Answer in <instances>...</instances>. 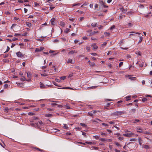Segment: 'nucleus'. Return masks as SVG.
<instances>
[{
    "instance_id": "f257e3e1",
    "label": "nucleus",
    "mask_w": 152,
    "mask_h": 152,
    "mask_svg": "<svg viewBox=\"0 0 152 152\" xmlns=\"http://www.w3.org/2000/svg\"><path fill=\"white\" fill-rule=\"evenodd\" d=\"M16 55L17 57L19 58H25L26 56L25 54H23L21 53L20 51L16 53Z\"/></svg>"
},
{
    "instance_id": "f03ea898",
    "label": "nucleus",
    "mask_w": 152,
    "mask_h": 152,
    "mask_svg": "<svg viewBox=\"0 0 152 152\" xmlns=\"http://www.w3.org/2000/svg\"><path fill=\"white\" fill-rule=\"evenodd\" d=\"M124 112L123 111H116L113 113V115H120L122 114H124Z\"/></svg>"
},
{
    "instance_id": "7ed1b4c3",
    "label": "nucleus",
    "mask_w": 152,
    "mask_h": 152,
    "mask_svg": "<svg viewBox=\"0 0 152 152\" xmlns=\"http://www.w3.org/2000/svg\"><path fill=\"white\" fill-rule=\"evenodd\" d=\"M44 48L43 47H40L39 48H37L35 49V52H40L44 49Z\"/></svg>"
},
{
    "instance_id": "20e7f679",
    "label": "nucleus",
    "mask_w": 152,
    "mask_h": 152,
    "mask_svg": "<svg viewBox=\"0 0 152 152\" xmlns=\"http://www.w3.org/2000/svg\"><path fill=\"white\" fill-rule=\"evenodd\" d=\"M133 134H134L132 133H127L126 134H124L123 135L126 137H131Z\"/></svg>"
},
{
    "instance_id": "39448f33",
    "label": "nucleus",
    "mask_w": 152,
    "mask_h": 152,
    "mask_svg": "<svg viewBox=\"0 0 152 152\" xmlns=\"http://www.w3.org/2000/svg\"><path fill=\"white\" fill-rule=\"evenodd\" d=\"M87 32L89 33L90 35H92L95 34L96 33H97L98 32V31H92V30H90V31H88Z\"/></svg>"
},
{
    "instance_id": "423d86ee",
    "label": "nucleus",
    "mask_w": 152,
    "mask_h": 152,
    "mask_svg": "<svg viewBox=\"0 0 152 152\" xmlns=\"http://www.w3.org/2000/svg\"><path fill=\"white\" fill-rule=\"evenodd\" d=\"M39 125H40V126H43L44 124L43 123L42 121H38V122L37 123V126H39Z\"/></svg>"
},
{
    "instance_id": "0eeeda50",
    "label": "nucleus",
    "mask_w": 152,
    "mask_h": 152,
    "mask_svg": "<svg viewBox=\"0 0 152 152\" xmlns=\"http://www.w3.org/2000/svg\"><path fill=\"white\" fill-rule=\"evenodd\" d=\"M56 20L55 18H52L51 20H50L51 24L52 25H55V21Z\"/></svg>"
},
{
    "instance_id": "6e6552de",
    "label": "nucleus",
    "mask_w": 152,
    "mask_h": 152,
    "mask_svg": "<svg viewBox=\"0 0 152 152\" xmlns=\"http://www.w3.org/2000/svg\"><path fill=\"white\" fill-rule=\"evenodd\" d=\"M40 88L42 89L45 88H46V86L43 84L42 82H40L39 83Z\"/></svg>"
},
{
    "instance_id": "1a4fd4ad",
    "label": "nucleus",
    "mask_w": 152,
    "mask_h": 152,
    "mask_svg": "<svg viewBox=\"0 0 152 152\" xmlns=\"http://www.w3.org/2000/svg\"><path fill=\"white\" fill-rule=\"evenodd\" d=\"M33 150H38L41 152H44V150L41 149H40L38 148L37 147H33L32 148Z\"/></svg>"
},
{
    "instance_id": "9d476101",
    "label": "nucleus",
    "mask_w": 152,
    "mask_h": 152,
    "mask_svg": "<svg viewBox=\"0 0 152 152\" xmlns=\"http://www.w3.org/2000/svg\"><path fill=\"white\" fill-rule=\"evenodd\" d=\"M67 62L68 63L73 64L75 63V61H73L72 59H68L67 61Z\"/></svg>"
},
{
    "instance_id": "9b49d317",
    "label": "nucleus",
    "mask_w": 152,
    "mask_h": 152,
    "mask_svg": "<svg viewBox=\"0 0 152 152\" xmlns=\"http://www.w3.org/2000/svg\"><path fill=\"white\" fill-rule=\"evenodd\" d=\"M91 46L93 47V49H96V50L98 48L96 44H93Z\"/></svg>"
},
{
    "instance_id": "f8f14e48",
    "label": "nucleus",
    "mask_w": 152,
    "mask_h": 152,
    "mask_svg": "<svg viewBox=\"0 0 152 152\" xmlns=\"http://www.w3.org/2000/svg\"><path fill=\"white\" fill-rule=\"evenodd\" d=\"M59 88L61 89H71V90L73 89V88H71L69 87H63L62 88Z\"/></svg>"
},
{
    "instance_id": "ddd939ff",
    "label": "nucleus",
    "mask_w": 152,
    "mask_h": 152,
    "mask_svg": "<svg viewBox=\"0 0 152 152\" xmlns=\"http://www.w3.org/2000/svg\"><path fill=\"white\" fill-rule=\"evenodd\" d=\"M26 25L28 26V27L29 28H30L31 27V24L30 23H29L28 22H26Z\"/></svg>"
},
{
    "instance_id": "4468645a",
    "label": "nucleus",
    "mask_w": 152,
    "mask_h": 152,
    "mask_svg": "<svg viewBox=\"0 0 152 152\" xmlns=\"http://www.w3.org/2000/svg\"><path fill=\"white\" fill-rule=\"evenodd\" d=\"M92 121L93 122H94L98 123V121H101V120L99 119L96 118L95 119L92 120Z\"/></svg>"
},
{
    "instance_id": "2eb2a0df",
    "label": "nucleus",
    "mask_w": 152,
    "mask_h": 152,
    "mask_svg": "<svg viewBox=\"0 0 152 152\" xmlns=\"http://www.w3.org/2000/svg\"><path fill=\"white\" fill-rule=\"evenodd\" d=\"M137 132L142 133L143 132L142 129L140 128H137Z\"/></svg>"
},
{
    "instance_id": "dca6fc26",
    "label": "nucleus",
    "mask_w": 152,
    "mask_h": 152,
    "mask_svg": "<svg viewBox=\"0 0 152 152\" xmlns=\"http://www.w3.org/2000/svg\"><path fill=\"white\" fill-rule=\"evenodd\" d=\"M101 3L102 5L105 8L108 7V6L106 5H105L104 3L102 1H101Z\"/></svg>"
},
{
    "instance_id": "f3484780",
    "label": "nucleus",
    "mask_w": 152,
    "mask_h": 152,
    "mask_svg": "<svg viewBox=\"0 0 152 152\" xmlns=\"http://www.w3.org/2000/svg\"><path fill=\"white\" fill-rule=\"evenodd\" d=\"M65 23L63 21H60V25L62 27L64 26Z\"/></svg>"
},
{
    "instance_id": "a211bd4d",
    "label": "nucleus",
    "mask_w": 152,
    "mask_h": 152,
    "mask_svg": "<svg viewBox=\"0 0 152 152\" xmlns=\"http://www.w3.org/2000/svg\"><path fill=\"white\" fill-rule=\"evenodd\" d=\"M142 147L143 148L146 149H148L149 148V146L147 145H143Z\"/></svg>"
},
{
    "instance_id": "6ab92c4d",
    "label": "nucleus",
    "mask_w": 152,
    "mask_h": 152,
    "mask_svg": "<svg viewBox=\"0 0 152 152\" xmlns=\"http://www.w3.org/2000/svg\"><path fill=\"white\" fill-rule=\"evenodd\" d=\"M27 77L29 78H30L31 77V75L30 72H28L27 73Z\"/></svg>"
},
{
    "instance_id": "aec40b11",
    "label": "nucleus",
    "mask_w": 152,
    "mask_h": 152,
    "mask_svg": "<svg viewBox=\"0 0 152 152\" xmlns=\"http://www.w3.org/2000/svg\"><path fill=\"white\" fill-rule=\"evenodd\" d=\"M143 133L145 134H149V135L152 134V133H151L150 132H148L147 131L144 132H143Z\"/></svg>"
},
{
    "instance_id": "412c9836",
    "label": "nucleus",
    "mask_w": 152,
    "mask_h": 152,
    "mask_svg": "<svg viewBox=\"0 0 152 152\" xmlns=\"http://www.w3.org/2000/svg\"><path fill=\"white\" fill-rule=\"evenodd\" d=\"M97 86H92L91 87H90L87 88H91L92 89H94L96 88Z\"/></svg>"
},
{
    "instance_id": "4be33fe9",
    "label": "nucleus",
    "mask_w": 152,
    "mask_h": 152,
    "mask_svg": "<svg viewBox=\"0 0 152 152\" xmlns=\"http://www.w3.org/2000/svg\"><path fill=\"white\" fill-rule=\"evenodd\" d=\"M75 52V50H72L70 51H69L68 53V54L69 55L70 54H73Z\"/></svg>"
},
{
    "instance_id": "5701e85b",
    "label": "nucleus",
    "mask_w": 152,
    "mask_h": 152,
    "mask_svg": "<svg viewBox=\"0 0 152 152\" xmlns=\"http://www.w3.org/2000/svg\"><path fill=\"white\" fill-rule=\"evenodd\" d=\"M131 96H127L126 97V101H128L130 99V98Z\"/></svg>"
},
{
    "instance_id": "b1692460",
    "label": "nucleus",
    "mask_w": 152,
    "mask_h": 152,
    "mask_svg": "<svg viewBox=\"0 0 152 152\" xmlns=\"http://www.w3.org/2000/svg\"><path fill=\"white\" fill-rule=\"evenodd\" d=\"M20 80L22 81H25L26 80L25 77L24 76H22L21 77Z\"/></svg>"
},
{
    "instance_id": "393cba45",
    "label": "nucleus",
    "mask_w": 152,
    "mask_h": 152,
    "mask_svg": "<svg viewBox=\"0 0 152 152\" xmlns=\"http://www.w3.org/2000/svg\"><path fill=\"white\" fill-rule=\"evenodd\" d=\"M96 23H91V26L94 27H96Z\"/></svg>"
},
{
    "instance_id": "a878e982",
    "label": "nucleus",
    "mask_w": 152,
    "mask_h": 152,
    "mask_svg": "<svg viewBox=\"0 0 152 152\" xmlns=\"http://www.w3.org/2000/svg\"><path fill=\"white\" fill-rule=\"evenodd\" d=\"M52 116V115L51 114H45V116L47 117H50Z\"/></svg>"
},
{
    "instance_id": "bb28decb",
    "label": "nucleus",
    "mask_w": 152,
    "mask_h": 152,
    "mask_svg": "<svg viewBox=\"0 0 152 152\" xmlns=\"http://www.w3.org/2000/svg\"><path fill=\"white\" fill-rule=\"evenodd\" d=\"M142 39L143 37L142 36H140V40H139L138 43H140L142 41Z\"/></svg>"
},
{
    "instance_id": "cd10ccee",
    "label": "nucleus",
    "mask_w": 152,
    "mask_h": 152,
    "mask_svg": "<svg viewBox=\"0 0 152 152\" xmlns=\"http://www.w3.org/2000/svg\"><path fill=\"white\" fill-rule=\"evenodd\" d=\"M104 34L105 36L107 37L110 34L109 32H105Z\"/></svg>"
},
{
    "instance_id": "c85d7f7f",
    "label": "nucleus",
    "mask_w": 152,
    "mask_h": 152,
    "mask_svg": "<svg viewBox=\"0 0 152 152\" xmlns=\"http://www.w3.org/2000/svg\"><path fill=\"white\" fill-rule=\"evenodd\" d=\"M14 20H18V21H17V22H19L20 21V19L18 18L17 17H15L14 18Z\"/></svg>"
},
{
    "instance_id": "c756f323",
    "label": "nucleus",
    "mask_w": 152,
    "mask_h": 152,
    "mask_svg": "<svg viewBox=\"0 0 152 152\" xmlns=\"http://www.w3.org/2000/svg\"><path fill=\"white\" fill-rule=\"evenodd\" d=\"M70 29L68 28H66L65 30L64 31V32L66 33H68Z\"/></svg>"
},
{
    "instance_id": "7c9ffc66",
    "label": "nucleus",
    "mask_w": 152,
    "mask_h": 152,
    "mask_svg": "<svg viewBox=\"0 0 152 152\" xmlns=\"http://www.w3.org/2000/svg\"><path fill=\"white\" fill-rule=\"evenodd\" d=\"M88 114L89 115L91 116L92 117H93V113H92V112H89L88 113Z\"/></svg>"
},
{
    "instance_id": "2f4dec72",
    "label": "nucleus",
    "mask_w": 152,
    "mask_h": 152,
    "mask_svg": "<svg viewBox=\"0 0 152 152\" xmlns=\"http://www.w3.org/2000/svg\"><path fill=\"white\" fill-rule=\"evenodd\" d=\"M133 25V24L132 23H129L128 24L129 27V28L131 27Z\"/></svg>"
},
{
    "instance_id": "473e14b6",
    "label": "nucleus",
    "mask_w": 152,
    "mask_h": 152,
    "mask_svg": "<svg viewBox=\"0 0 152 152\" xmlns=\"http://www.w3.org/2000/svg\"><path fill=\"white\" fill-rule=\"evenodd\" d=\"M89 64L91 66H93L95 65V64L94 62H91L89 63Z\"/></svg>"
},
{
    "instance_id": "72a5a7b5",
    "label": "nucleus",
    "mask_w": 152,
    "mask_h": 152,
    "mask_svg": "<svg viewBox=\"0 0 152 152\" xmlns=\"http://www.w3.org/2000/svg\"><path fill=\"white\" fill-rule=\"evenodd\" d=\"M99 112V111L97 110H93L91 111V112H92L93 113H97V112Z\"/></svg>"
},
{
    "instance_id": "f704fd0d",
    "label": "nucleus",
    "mask_w": 152,
    "mask_h": 152,
    "mask_svg": "<svg viewBox=\"0 0 152 152\" xmlns=\"http://www.w3.org/2000/svg\"><path fill=\"white\" fill-rule=\"evenodd\" d=\"M64 128L66 129H67L68 128V127L67 126V125L66 124H64Z\"/></svg>"
},
{
    "instance_id": "c9c22d12",
    "label": "nucleus",
    "mask_w": 152,
    "mask_h": 152,
    "mask_svg": "<svg viewBox=\"0 0 152 152\" xmlns=\"http://www.w3.org/2000/svg\"><path fill=\"white\" fill-rule=\"evenodd\" d=\"M129 79L132 80H136V78L135 77H129Z\"/></svg>"
},
{
    "instance_id": "e433bc0d",
    "label": "nucleus",
    "mask_w": 152,
    "mask_h": 152,
    "mask_svg": "<svg viewBox=\"0 0 152 152\" xmlns=\"http://www.w3.org/2000/svg\"><path fill=\"white\" fill-rule=\"evenodd\" d=\"M136 111V110L135 109H131V111L132 113H135V111Z\"/></svg>"
},
{
    "instance_id": "4c0bfd02",
    "label": "nucleus",
    "mask_w": 152,
    "mask_h": 152,
    "mask_svg": "<svg viewBox=\"0 0 152 152\" xmlns=\"http://www.w3.org/2000/svg\"><path fill=\"white\" fill-rule=\"evenodd\" d=\"M136 138H132L131 139H130V141H136Z\"/></svg>"
},
{
    "instance_id": "58836bf2",
    "label": "nucleus",
    "mask_w": 152,
    "mask_h": 152,
    "mask_svg": "<svg viewBox=\"0 0 152 152\" xmlns=\"http://www.w3.org/2000/svg\"><path fill=\"white\" fill-rule=\"evenodd\" d=\"M10 48L9 46H7L6 50L4 52V53H7L10 50Z\"/></svg>"
},
{
    "instance_id": "ea45409f",
    "label": "nucleus",
    "mask_w": 152,
    "mask_h": 152,
    "mask_svg": "<svg viewBox=\"0 0 152 152\" xmlns=\"http://www.w3.org/2000/svg\"><path fill=\"white\" fill-rule=\"evenodd\" d=\"M53 84L55 86H59L58 85L57 83L55 82H53Z\"/></svg>"
},
{
    "instance_id": "a19ab883",
    "label": "nucleus",
    "mask_w": 152,
    "mask_h": 152,
    "mask_svg": "<svg viewBox=\"0 0 152 152\" xmlns=\"http://www.w3.org/2000/svg\"><path fill=\"white\" fill-rule=\"evenodd\" d=\"M64 107L67 109H70V107L69 106H68V105H65L64 106Z\"/></svg>"
},
{
    "instance_id": "79ce46f5",
    "label": "nucleus",
    "mask_w": 152,
    "mask_h": 152,
    "mask_svg": "<svg viewBox=\"0 0 152 152\" xmlns=\"http://www.w3.org/2000/svg\"><path fill=\"white\" fill-rule=\"evenodd\" d=\"M124 42V39H122L119 42V44L120 45H121Z\"/></svg>"
},
{
    "instance_id": "37998d69",
    "label": "nucleus",
    "mask_w": 152,
    "mask_h": 152,
    "mask_svg": "<svg viewBox=\"0 0 152 152\" xmlns=\"http://www.w3.org/2000/svg\"><path fill=\"white\" fill-rule=\"evenodd\" d=\"M21 35L20 34L18 33H15L14 36L15 37H17L21 36Z\"/></svg>"
},
{
    "instance_id": "c03bdc74",
    "label": "nucleus",
    "mask_w": 152,
    "mask_h": 152,
    "mask_svg": "<svg viewBox=\"0 0 152 152\" xmlns=\"http://www.w3.org/2000/svg\"><path fill=\"white\" fill-rule=\"evenodd\" d=\"M66 78L65 76H62L60 77V80H64Z\"/></svg>"
},
{
    "instance_id": "a18cd8bd",
    "label": "nucleus",
    "mask_w": 152,
    "mask_h": 152,
    "mask_svg": "<svg viewBox=\"0 0 152 152\" xmlns=\"http://www.w3.org/2000/svg\"><path fill=\"white\" fill-rule=\"evenodd\" d=\"M136 54L138 55L139 56H141V53H140V51H139L136 52Z\"/></svg>"
},
{
    "instance_id": "49530a36",
    "label": "nucleus",
    "mask_w": 152,
    "mask_h": 152,
    "mask_svg": "<svg viewBox=\"0 0 152 152\" xmlns=\"http://www.w3.org/2000/svg\"><path fill=\"white\" fill-rule=\"evenodd\" d=\"M80 124L81 126L83 127H86V125L85 124L80 123Z\"/></svg>"
},
{
    "instance_id": "de8ad7c7",
    "label": "nucleus",
    "mask_w": 152,
    "mask_h": 152,
    "mask_svg": "<svg viewBox=\"0 0 152 152\" xmlns=\"http://www.w3.org/2000/svg\"><path fill=\"white\" fill-rule=\"evenodd\" d=\"M80 5V4H79V3H78V4H73L72 5V7H74V6H77V5Z\"/></svg>"
},
{
    "instance_id": "09e8293b",
    "label": "nucleus",
    "mask_w": 152,
    "mask_h": 152,
    "mask_svg": "<svg viewBox=\"0 0 152 152\" xmlns=\"http://www.w3.org/2000/svg\"><path fill=\"white\" fill-rule=\"evenodd\" d=\"M8 87V84H5L4 85V88H7Z\"/></svg>"
},
{
    "instance_id": "8fccbe9b",
    "label": "nucleus",
    "mask_w": 152,
    "mask_h": 152,
    "mask_svg": "<svg viewBox=\"0 0 152 152\" xmlns=\"http://www.w3.org/2000/svg\"><path fill=\"white\" fill-rule=\"evenodd\" d=\"M140 121V120L138 119H135L134 120V121L133 122L134 123H135L136 122H139Z\"/></svg>"
},
{
    "instance_id": "3c124183",
    "label": "nucleus",
    "mask_w": 152,
    "mask_h": 152,
    "mask_svg": "<svg viewBox=\"0 0 152 152\" xmlns=\"http://www.w3.org/2000/svg\"><path fill=\"white\" fill-rule=\"evenodd\" d=\"M147 100L146 98H143L142 99V101L143 102H145Z\"/></svg>"
},
{
    "instance_id": "603ef678",
    "label": "nucleus",
    "mask_w": 152,
    "mask_h": 152,
    "mask_svg": "<svg viewBox=\"0 0 152 152\" xmlns=\"http://www.w3.org/2000/svg\"><path fill=\"white\" fill-rule=\"evenodd\" d=\"M34 4L36 7H37L39 6V4L36 2H34Z\"/></svg>"
},
{
    "instance_id": "864d4df0",
    "label": "nucleus",
    "mask_w": 152,
    "mask_h": 152,
    "mask_svg": "<svg viewBox=\"0 0 152 152\" xmlns=\"http://www.w3.org/2000/svg\"><path fill=\"white\" fill-rule=\"evenodd\" d=\"M115 144L118 147L121 146V145L118 142H115Z\"/></svg>"
},
{
    "instance_id": "5fc2aeb1",
    "label": "nucleus",
    "mask_w": 152,
    "mask_h": 152,
    "mask_svg": "<svg viewBox=\"0 0 152 152\" xmlns=\"http://www.w3.org/2000/svg\"><path fill=\"white\" fill-rule=\"evenodd\" d=\"M99 140L101 141H102V142H104L105 141V140L104 139V138H101L99 139Z\"/></svg>"
},
{
    "instance_id": "6e6d98bb",
    "label": "nucleus",
    "mask_w": 152,
    "mask_h": 152,
    "mask_svg": "<svg viewBox=\"0 0 152 152\" xmlns=\"http://www.w3.org/2000/svg\"><path fill=\"white\" fill-rule=\"evenodd\" d=\"M91 54L94 56H96L97 55V54L96 53H91Z\"/></svg>"
},
{
    "instance_id": "4d7b16f0",
    "label": "nucleus",
    "mask_w": 152,
    "mask_h": 152,
    "mask_svg": "<svg viewBox=\"0 0 152 152\" xmlns=\"http://www.w3.org/2000/svg\"><path fill=\"white\" fill-rule=\"evenodd\" d=\"M102 125L103 126H108L109 125L107 124H105L104 123H102Z\"/></svg>"
},
{
    "instance_id": "13d9d810",
    "label": "nucleus",
    "mask_w": 152,
    "mask_h": 152,
    "mask_svg": "<svg viewBox=\"0 0 152 152\" xmlns=\"http://www.w3.org/2000/svg\"><path fill=\"white\" fill-rule=\"evenodd\" d=\"M123 62H120L119 64V66L120 67H121L122 66V65H123Z\"/></svg>"
},
{
    "instance_id": "bf43d9fd",
    "label": "nucleus",
    "mask_w": 152,
    "mask_h": 152,
    "mask_svg": "<svg viewBox=\"0 0 152 152\" xmlns=\"http://www.w3.org/2000/svg\"><path fill=\"white\" fill-rule=\"evenodd\" d=\"M110 103H108L107 104H106V105H105V106H104V107L105 108H106L109 105H110Z\"/></svg>"
},
{
    "instance_id": "052dcab7",
    "label": "nucleus",
    "mask_w": 152,
    "mask_h": 152,
    "mask_svg": "<svg viewBox=\"0 0 152 152\" xmlns=\"http://www.w3.org/2000/svg\"><path fill=\"white\" fill-rule=\"evenodd\" d=\"M18 39L17 38H15V37H14L12 39V41L16 40Z\"/></svg>"
},
{
    "instance_id": "680f3d73",
    "label": "nucleus",
    "mask_w": 152,
    "mask_h": 152,
    "mask_svg": "<svg viewBox=\"0 0 152 152\" xmlns=\"http://www.w3.org/2000/svg\"><path fill=\"white\" fill-rule=\"evenodd\" d=\"M8 56V54H6L5 55H3V56L4 58H6Z\"/></svg>"
},
{
    "instance_id": "e2e57ef3",
    "label": "nucleus",
    "mask_w": 152,
    "mask_h": 152,
    "mask_svg": "<svg viewBox=\"0 0 152 152\" xmlns=\"http://www.w3.org/2000/svg\"><path fill=\"white\" fill-rule=\"evenodd\" d=\"M53 1L54 0H48L47 2L49 3H51V2H53Z\"/></svg>"
},
{
    "instance_id": "0e129e2a",
    "label": "nucleus",
    "mask_w": 152,
    "mask_h": 152,
    "mask_svg": "<svg viewBox=\"0 0 152 152\" xmlns=\"http://www.w3.org/2000/svg\"><path fill=\"white\" fill-rule=\"evenodd\" d=\"M98 27L99 29H101L103 28V26L101 25H100L98 26Z\"/></svg>"
},
{
    "instance_id": "69168bd1",
    "label": "nucleus",
    "mask_w": 152,
    "mask_h": 152,
    "mask_svg": "<svg viewBox=\"0 0 152 152\" xmlns=\"http://www.w3.org/2000/svg\"><path fill=\"white\" fill-rule=\"evenodd\" d=\"M55 80L56 82H60L61 81V80L60 79H56Z\"/></svg>"
},
{
    "instance_id": "338daca9",
    "label": "nucleus",
    "mask_w": 152,
    "mask_h": 152,
    "mask_svg": "<svg viewBox=\"0 0 152 152\" xmlns=\"http://www.w3.org/2000/svg\"><path fill=\"white\" fill-rule=\"evenodd\" d=\"M27 33L26 32L24 33L23 34H22V35L24 36H27Z\"/></svg>"
},
{
    "instance_id": "774afa93",
    "label": "nucleus",
    "mask_w": 152,
    "mask_h": 152,
    "mask_svg": "<svg viewBox=\"0 0 152 152\" xmlns=\"http://www.w3.org/2000/svg\"><path fill=\"white\" fill-rule=\"evenodd\" d=\"M115 26L114 25H113V26H111L110 28V30H111V29H112L114 28H115Z\"/></svg>"
}]
</instances>
